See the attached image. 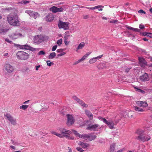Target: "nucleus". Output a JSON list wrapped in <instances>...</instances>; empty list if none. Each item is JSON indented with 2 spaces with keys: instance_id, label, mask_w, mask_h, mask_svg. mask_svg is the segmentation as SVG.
<instances>
[{
  "instance_id": "57",
  "label": "nucleus",
  "mask_w": 152,
  "mask_h": 152,
  "mask_svg": "<svg viewBox=\"0 0 152 152\" xmlns=\"http://www.w3.org/2000/svg\"><path fill=\"white\" fill-rule=\"evenodd\" d=\"M88 15H85L83 16V18L84 19H87L88 18Z\"/></svg>"
},
{
  "instance_id": "51",
  "label": "nucleus",
  "mask_w": 152,
  "mask_h": 152,
  "mask_svg": "<svg viewBox=\"0 0 152 152\" xmlns=\"http://www.w3.org/2000/svg\"><path fill=\"white\" fill-rule=\"evenodd\" d=\"M138 12L139 13H144V14L146 13L145 12L142 10H139V11H138Z\"/></svg>"
},
{
  "instance_id": "6",
  "label": "nucleus",
  "mask_w": 152,
  "mask_h": 152,
  "mask_svg": "<svg viewBox=\"0 0 152 152\" xmlns=\"http://www.w3.org/2000/svg\"><path fill=\"white\" fill-rule=\"evenodd\" d=\"M15 46L21 49H25L26 50H29L31 51L35 50V48L31 47L28 45H20L18 44H15Z\"/></svg>"
},
{
  "instance_id": "64",
  "label": "nucleus",
  "mask_w": 152,
  "mask_h": 152,
  "mask_svg": "<svg viewBox=\"0 0 152 152\" xmlns=\"http://www.w3.org/2000/svg\"><path fill=\"white\" fill-rule=\"evenodd\" d=\"M10 147L11 148H12L13 149H15V147L14 146H13V145H10Z\"/></svg>"
},
{
  "instance_id": "56",
  "label": "nucleus",
  "mask_w": 152,
  "mask_h": 152,
  "mask_svg": "<svg viewBox=\"0 0 152 152\" xmlns=\"http://www.w3.org/2000/svg\"><path fill=\"white\" fill-rule=\"evenodd\" d=\"M152 33H148V34L147 36L148 37H150L151 38V37H152Z\"/></svg>"
},
{
  "instance_id": "59",
  "label": "nucleus",
  "mask_w": 152,
  "mask_h": 152,
  "mask_svg": "<svg viewBox=\"0 0 152 152\" xmlns=\"http://www.w3.org/2000/svg\"><path fill=\"white\" fill-rule=\"evenodd\" d=\"M103 56V55L99 56H98L97 57H95L96 59H98V58H101Z\"/></svg>"
},
{
  "instance_id": "14",
  "label": "nucleus",
  "mask_w": 152,
  "mask_h": 152,
  "mask_svg": "<svg viewBox=\"0 0 152 152\" xmlns=\"http://www.w3.org/2000/svg\"><path fill=\"white\" fill-rule=\"evenodd\" d=\"M140 78L142 81L143 82L148 81L150 79L148 74L146 73H145L143 75L141 76L140 77Z\"/></svg>"
},
{
  "instance_id": "42",
  "label": "nucleus",
  "mask_w": 152,
  "mask_h": 152,
  "mask_svg": "<svg viewBox=\"0 0 152 152\" xmlns=\"http://www.w3.org/2000/svg\"><path fill=\"white\" fill-rule=\"evenodd\" d=\"M10 122L11 123V124L13 125H15L17 124L16 120L15 119H14Z\"/></svg>"
},
{
  "instance_id": "53",
  "label": "nucleus",
  "mask_w": 152,
  "mask_h": 152,
  "mask_svg": "<svg viewBox=\"0 0 152 152\" xmlns=\"http://www.w3.org/2000/svg\"><path fill=\"white\" fill-rule=\"evenodd\" d=\"M11 141L12 142V143L14 145L18 144V143L16 142H14L13 140H11Z\"/></svg>"
},
{
  "instance_id": "9",
  "label": "nucleus",
  "mask_w": 152,
  "mask_h": 152,
  "mask_svg": "<svg viewBox=\"0 0 152 152\" xmlns=\"http://www.w3.org/2000/svg\"><path fill=\"white\" fill-rule=\"evenodd\" d=\"M103 121L107 126H109V128L111 129H114V124L113 121L112 120H110L108 121H107L105 118L103 119Z\"/></svg>"
},
{
  "instance_id": "37",
  "label": "nucleus",
  "mask_w": 152,
  "mask_h": 152,
  "mask_svg": "<svg viewBox=\"0 0 152 152\" xmlns=\"http://www.w3.org/2000/svg\"><path fill=\"white\" fill-rule=\"evenodd\" d=\"M50 61H46V62L47 63V65L49 66H51L52 65H53L54 64V63L53 62H50V63H48V62H50Z\"/></svg>"
},
{
  "instance_id": "5",
  "label": "nucleus",
  "mask_w": 152,
  "mask_h": 152,
  "mask_svg": "<svg viewBox=\"0 0 152 152\" xmlns=\"http://www.w3.org/2000/svg\"><path fill=\"white\" fill-rule=\"evenodd\" d=\"M4 67L5 70L7 73H11L15 70V67L8 63L6 64L4 66Z\"/></svg>"
},
{
  "instance_id": "20",
  "label": "nucleus",
  "mask_w": 152,
  "mask_h": 152,
  "mask_svg": "<svg viewBox=\"0 0 152 152\" xmlns=\"http://www.w3.org/2000/svg\"><path fill=\"white\" fill-rule=\"evenodd\" d=\"M136 138L139 141H142V142H145L146 141L145 137L143 135L138 136L136 137Z\"/></svg>"
},
{
  "instance_id": "29",
  "label": "nucleus",
  "mask_w": 152,
  "mask_h": 152,
  "mask_svg": "<svg viewBox=\"0 0 152 152\" xmlns=\"http://www.w3.org/2000/svg\"><path fill=\"white\" fill-rule=\"evenodd\" d=\"M56 56V53L55 52H52L50 54L48 58H53Z\"/></svg>"
},
{
  "instance_id": "25",
  "label": "nucleus",
  "mask_w": 152,
  "mask_h": 152,
  "mask_svg": "<svg viewBox=\"0 0 152 152\" xmlns=\"http://www.w3.org/2000/svg\"><path fill=\"white\" fill-rule=\"evenodd\" d=\"M8 30V29L5 28L4 27L0 28V34L5 33Z\"/></svg>"
},
{
  "instance_id": "36",
  "label": "nucleus",
  "mask_w": 152,
  "mask_h": 152,
  "mask_svg": "<svg viewBox=\"0 0 152 152\" xmlns=\"http://www.w3.org/2000/svg\"><path fill=\"white\" fill-rule=\"evenodd\" d=\"M29 3V1L26 0H23L20 2H19V3L21 4H26L27 3Z\"/></svg>"
},
{
  "instance_id": "7",
  "label": "nucleus",
  "mask_w": 152,
  "mask_h": 152,
  "mask_svg": "<svg viewBox=\"0 0 152 152\" xmlns=\"http://www.w3.org/2000/svg\"><path fill=\"white\" fill-rule=\"evenodd\" d=\"M72 130L75 135L77 137L80 138H82L85 140H87V139L88 140L89 135L84 134H81L77 133V132L76 130Z\"/></svg>"
},
{
  "instance_id": "54",
  "label": "nucleus",
  "mask_w": 152,
  "mask_h": 152,
  "mask_svg": "<svg viewBox=\"0 0 152 152\" xmlns=\"http://www.w3.org/2000/svg\"><path fill=\"white\" fill-rule=\"evenodd\" d=\"M139 28H140L142 29L144 28L145 27L142 24H140L139 25Z\"/></svg>"
},
{
  "instance_id": "31",
  "label": "nucleus",
  "mask_w": 152,
  "mask_h": 152,
  "mask_svg": "<svg viewBox=\"0 0 152 152\" xmlns=\"http://www.w3.org/2000/svg\"><path fill=\"white\" fill-rule=\"evenodd\" d=\"M115 145L114 144H111L110 146V152H113L115 150Z\"/></svg>"
},
{
  "instance_id": "45",
  "label": "nucleus",
  "mask_w": 152,
  "mask_h": 152,
  "mask_svg": "<svg viewBox=\"0 0 152 152\" xmlns=\"http://www.w3.org/2000/svg\"><path fill=\"white\" fill-rule=\"evenodd\" d=\"M86 57H87L85 55L81 58L79 60L81 62L82 61L84 60Z\"/></svg>"
},
{
  "instance_id": "49",
  "label": "nucleus",
  "mask_w": 152,
  "mask_h": 152,
  "mask_svg": "<svg viewBox=\"0 0 152 152\" xmlns=\"http://www.w3.org/2000/svg\"><path fill=\"white\" fill-rule=\"evenodd\" d=\"M118 20H113L110 21V23H115L118 22Z\"/></svg>"
},
{
  "instance_id": "23",
  "label": "nucleus",
  "mask_w": 152,
  "mask_h": 152,
  "mask_svg": "<svg viewBox=\"0 0 152 152\" xmlns=\"http://www.w3.org/2000/svg\"><path fill=\"white\" fill-rule=\"evenodd\" d=\"M85 45V43L84 42H81L79 45L78 47L77 48V49L76 51L77 52H78V50L80 49H81L83 48Z\"/></svg>"
},
{
  "instance_id": "15",
  "label": "nucleus",
  "mask_w": 152,
  "mask_h": 152,
  "mask_svg": "<svg viewBox=\"0 0 152 152\" xmlns=\"http://www.w3.org/2000/svg\"><path fill=\"white\" fill-rule=\"evenodd\" d=\"M78 145L83 149H88L90 147V145L89 144L80 141L78 143Z\"/></svg>"
},
{
  "instance_id": "50",
  "label": "nucleus",
  "mask_w": 152,
  "mask_h": 152,
  "mask_svg": "<svg viewBox=\"0 0 152 152\" xmlns=\"http://www.w3.org/2000/svg\"><path fill=\"white\" fill-rule=\"evenodd\" d=\"M66 54V53L65 52H63L62 53H61L60 54H58L57 55V56L58 57H59V56H62L64 55L65 54Z\"/></svg>"
},
{
  "instance_id": "18",
  "label": "nucleus",
  "mask_w": 152,
  "mask_h": 152,
  "mask_svg": "<svg viewBox=\"0 0 152 152\" xmlns=\"http://www.w3.org/2000/svg\"><path fill=\"white\" fill-rule=\"evenodd\" d=\"M54 18L52 14H49L46 17L45 19L47 21L50 22L53 20Z\"/></svg>"
},
{
  "instance_id": "11",
  "label": "nucleus",
  "mask_w": 152,
  "mask_h": 152,
  "mask_svg": "<svg viewBox=\"0 0 152 152\" xmlns=\"http://www.w3.org/2000/svg\"><path fill=\"white\" fill-rule=\"evenodd\" d=\"M24 36L20 33L15 32V33H13L10 35V38L12 39H16L19 38H22L24 37Z\"/></svg>"
},
{
  "instance_id": "60",
  "label": "nucleus",
  "mask_w": 152,
  "mask_h": 152,
  "mask_svg": "<svg viewBox=\"0 0 152 152\" xmlns=\"http://www.w3.org/2000/svg\"><path fill=\"white\" fill-rule=\"evenodd\" d=\"M80 62H81L80 61V60H79L78 61H77L75 63H74V65L77 64L79 63H80Z\"/></svg>"
},
{
  "instance_id": "46",
  "label": "nucleus",
  "mask_w": 152,
  "mask_h": 152,
  "mask_svg": "<svg viewBox=\"0 0 152 152\" xmlns=\"http://www.w3.org/2000/svg\"><path fill=\"white\" fill-rule=\"evenodd\" d=\"M57 47V45H55L54 46L52 47V51H54L55 50H56V49Z\"/></svg>"
},
{
  "instance_id": "13",
  "label": "nucleus",
  "mask_w": 152,
  "mask_h": 152,
  "mask_svg": "<svg viewBox=\"0 0 152 152\" xmlns=\"http://www.w3.org/2000/svg\"><path fill=\"white\" fill-rule=\"evenodd\" d=\"M68 22H62L61 21L58 23V26L59 28H63L65 30L68 29L69 28Z\"/></svg>"
},
{
  "instance_id": "21",
  "label": "nucleus",
  "mask_w": 152,
  "mask_h": 152,
  "mask_svg": "<svg viewBox=\"0 0 152 152\" xmlns=\"http://www.w3.org/2000/svg\"><path fill=\"white\" fill-rule=\"evenodd\" d=\"M81 106L85 107V108H87L88 107V105L86 104L83 101L79 99L78 101L77 102Z\"/></svg>"
},
{
  "instance_id": "41",
  "label": "nucleus",
  "mask_w": 152,
  "mask_h": 152,
  "mask_svg": "<svg viewBox=\"0 0 152 152\" xmlns=\"http://www.w3.org/2000/svg\"><path fill=\"white\" fill-rule=\"evenodd\" d=\"M70 134H68V137H65V138H67L69 140H74V138L73 137L70 136Z\"/></svg>"
},
{
  "instance_id": "63",
  "label": "nucleus",
  "mask_w": 152,
  "mask_h": 152,
  "mask_svg": "<svg viewBox=\"0 0 152 152\" xmlns=\"http://www.w3.org/2000/svg\"><path fill=\"white\" fill-rule=\"evenodd\" d=\"M64 42L66 45H67L68 44L69 42H67V41L65 40H64Z\"/></svg>"
},
{
  "instance_id": "61",
  "label": "nucleus",
  "mask_w": 152,
  "mask_h": 152,
  "mask_svg": "<svg viewBox=\"0 0 152 152\" xmlns=\"http://www.w3.org/2000/svg\"><path fill=\"white\" fill-rule=\"evenodd\" d=\"M124 150V148H123L118 150L117 152H123Z\"/></svg>"
},
{
  "instance_id": "12",
  "label": "nucleus",
  "mask_w": 152,
  "mask_h": 152,
  "mask_svg": "<svg viewBox=\"0 0 152 152\" xmlns=\"http://www.w3.org/2000/svg\"><path fill=\"white\" fill-rule=\"evenodd\" d=\"M99 126V125L98 124H94V125H88V127L86 128L87 130H90L91 131H96L98 130L97 128Z\"/></svg>"
},
{
  "instance_id": "10",
  "label": "nucleus",
  "mask_w": 152,
  "mask_h": 152,
  "mask_svg": "<svg viewBox=\"0 0 152 152\" xmlns=\"http://www.w3.org/2000/svg\"><path fill=\"white\" fill-rule=\"evenodd\" d=\"M26 12L34 19H36L37 18L39 17V15L37 12H34L31 10H27Z\"/></svg>"
},
{
  "instance_id": "26",
  "label": "nucleus",
  "mask_w": 152,
  "mask_h": 152,
  "mask_svg": "<svg viewBox=\"0 0 152 152\" xmlns=\"http://www.w3.org/2000/svg\"><path fill=\"white\" fill-rule=\"evenodd\" d=\"M97 60L95 57L93 58L90 59L89 61V63L90 64H92L96 62Z\"/></svg>"
},
{
  "instance_id": "28",
  "label": "nucleus",
  "mask_w": 152,
  "mask_h": 152,
  "mask_svg": "<svg viewBox=\"0 0 152 152\" xmlns=\"http://www.w3.org/2000/svg\"><path fill=\"white\" fill-rule=\"evenodd\" d=\"M134 109L135 110L138 112H142L144 111L143 109L137 106L134 107Z\"/></svg>"
},
{
  "instance_id": "8",
  "label": "nucleus",
  "mask_w": 152,
  "mask_h": 152,
  "mask_svg": "<svg viewBox=\"0 0 152 152\" xmlns=\"http://www.w3.org/2000/svg\"><path fill=\"white\" fill-rule=\"evenodd\" d=\"M67 121L66 124L68 126H70L72 125L75 122V119L72 115L68 114L66 115Z\"/></svg>"
},
{
  "instance_id": "16",
  "label": "nucleus",
  "mask_w": 152,
  "mask_h": 152,
  "mask_svg": "<svg viewBox=\"0 0 152 152\" xmlns=\"http://www.w3.org/2000/svg\"><path fill=\"white\" fill-rule=\"evenodd\" d=\"M139 64L141 67H144L147 65L146 61L142 58H139Z\"/></svg>"
},
{
  "instance_id": "34",
  "label": "nucleus",
  "mask_w": 152,
  "mask_h": 152,
  "mask_svg": "<svg viewBox=\"0 0 152 152\" xmlns=\"http://www.w3.org/2000/svg\"><path fill=\"white\" fill-rule=\"evenodd\" d=\"M143 132L140 130H138L137 131L136 133H137L140 136V135H142V134L143 133Z\"/></svg>"
},
{
  "instance_id": "24",
  "label": "nucleus",
  "mask_w": 152,
  "mask_h": 152,
  "mask_svg": "<svg viewBox=\"0 0 152 152\" xmlns=\"http://www.w3.org/2000/svg\"><path fill=\"white\" fill-rule=\"evenodd\" d=\"M50 10L54 13H56L57 12V7L55 6H53L50 8Z\"/></svg>"
},
{
  "instance_id": "17",
  "label": "nucleus",
  "mask_w": 152,
  "mask_h": 152,
  "mask_svg": "<svg viewBox=\"0 0 152 152\" xmlns=\"http://www.w3.org/2000/svg\"><path fill=\"white\" fill-rule=\"evenodd\" d=\"M136 103L138 106L145 107L148 106L147 103L142 101H138L136 102Z\"/></svg>"
},
{
  "instance_id": "47",
  "label": "nucleus",
  "mask_w": 152,
  "mask_h": 152,
  "mask_svg": "<svg viewBox=\"0 0 152 152\" xmlns=\"http://www.w3.org/2000/svg\"><path fill=\"white\" fill-rule=\"evenodd\" d=\"M5 41L7 42L10 43V44L12 43V41L11 40H9V39L7 38L5 39Z\"/></svg>"
},
{
  "instance_id": "43",
  "label": "nucleus",
  "mask_w": 152,
  "mask_h": 152,
  "mask_svg": "<svg viewBox=\"0 0 152 152\" xmlns=\"http://www.w3.org/2000/svg\"><path fill=\"white\" fill-rule=\"evenodd\" d=\"M64 10V9L62 7L57 8V12H62Z\"/></svg>"
},
{
  "instance_id": "48",
  "label": "nucleus",
  "mask_w": 152,
  "mask_h": 152,
  "mask_svg": "<svg viewBox=\"0 0 152 152\" xmlns=\"http://www.w3.org/2000/svg\"><path fill=\"white\" fill-rule=\"evenodd\" d=\"M72 98L74 100L76 101L77 102L79 99L75 96H72Z\"/></svg>"
},
{
  "instance_id": "3",
  "label": "nucleus",
  "mask_w": 152,
  "mask_h": 152,
  "mask_svg": "<svg viewBox=\"0 0 152 152\" xmlns=\"http://www.w3.org/2000/svg\"><path fill=\"white\" fill-rule=\"evenodd\" d=\"M17 58L21 60H26L29 58V55L28 53L23 51H18L16 53Z\"/></svg>"
},
{
  "instance_id": "22",
  "label": "nucleus",
  "mask_w": 152,
  "mask_h": 152,
  "mask_svg": "<svg viewBox=\"0 0 152 152\" xmlns=\"http://www.w3.org/2000/svg\"><path fill=\"white\" fill-rule=\"evenodd\" d=\"M97 67L99 69H102L104 68H106L107 66L105 64L102 63L99 64L98 66Z\"/></svg>"
},
{
  "instance_id": "52",
  "label": "nucleus",
  "mask_w": 152,
  "mask_h": 152,
  "mask_svg": "<svg viewBox=\"0 0 152 152\" xmlns=\"http://www.w3.org/2000/svg\"><path fill=\"white\" fill-rule=\"evenodd\" d=\"M64 50V49H58L56 51L58 53H60L63 52Z\"/></svg>"
},
{
  "instance_id": "27",
  "label": "nucleus",
  "mask_w": 152,
  "mask_h": 152,
  "mask_svg": "<svg viewBox=\"0 0 152 152\" xmlns=\"http://www.w3.org/2000/svg\"><path fill=\"white\" fill-rule=\"evenodd\" d=\"M101 7H102V6L101 5H98L95 6L93 7H86V8L88 9H89L91 10H94L95 9H99V8H100Z\"/></svg>"
},
{
  "instance_id": "62",
  "label": "nucleus",
  "mask_w": 152,
  "mask_h": 152,
  "mask_svg": "<svg viewBox=\"0 0 152 152\" xmlns=\"http://www.w3.org/2000/svg\"><path fill=\"white\" fill-rule=\"evenodd\" d=\"M40 67V65H38L36 66V70H38L39 69V68Z\"/></svg>"
},
{
  "instance_id": "44",
  "label": "nucleus",
  "mask_w": 152,
  "mask_h": 152,
  "mask_svg": "<svg viewBox=\"0 0 152 152\" xmlns=\"http://www.w3.org/2000/svg\"><path fill=\"white\" fill-rule=\"evenodd\" d=\"M38 54L39 55H44L45 54V53L42 50L39 51Z\"/></svg>"
},
{
  "instance_id": "55",
  "label": "nucleus",
  "mask_w": 152,
  "mask_h": 152,
  "mask_svg": "<svg viewBox=\"0 0 152 152\" xmlns=\"http://www.w3.org/2000/svg\"><path fill=\"white\" fill-rule=\"evenodd\" d=\"M131 69V68H126V69L125 70V72H126L127 73Z\"/></svg>"
},
{
  "instance_id": "32",
  "label": "nucleus",
  "mask_w": 152,
  "mask_h": 152,
  "mask_svg": "<svg viewBox=\"0 0 152 152\" xmlns=\"http://www.w3.org/2000/svg\"><path fill=\"white\" fill-rule=\"evenodd\" d=\"M4 116L5 117H6L8 120L9 121V120H10L11 118H12L13 117H12L10 114L7 113L5 115H4Z\"/></svg>"
},
{
  "instance_id": "40",
  "label": "nucleus",
  "mask_w": 152,
  "mask_h": 152,
  "mask_svg": "<svg viewBox=\"0 0 152 152\" xmlns=\"http://www.w3.org/2000/svg\"><path fill=\"white\" fill-rule=\"evenodd\" d=\"M136 91L140 92L142 94H144L145 93V92L144 91H143L142 90L140 89H139L138 88H136Z\"/></svg>"
},
{
  "instance_id": "30",
  "label": "nucleus",
  "mask_w": 152,
  "mask_h": 152,
  "mask_svg": "<svg viewBox=\"0 0 152 152\" xmlns=\"http://www.w3.org/2000/svg\"><path fill=\"white\" fill-rule=\"evenodd\" d=\"M88 140L89 141H92L95 139L96 137L95 135H90L89 136Z\"/></svg>"
},
{
  "instance_id": "39",
  "label": "nucleus",
  "mask_w": 152,
  "mask_h": 152,
  "mask_svg": "<svg viewBox=\"0 0 152 152\" xmlns=\"http://www.w3.org/2000/svg\"><path fill=\"white\" fill-rule=\"evenodd\" d=\"M76 149L80 152H83L84 151L81 148L79 147H78L76 148Z\"/></svg>"
},
{
  "instance_id": "19",
  "label": "nucleus",
  "mask_w": 152,
  "mask_h": 152,
  "mask_svg": "<svg viewBox=\"0 0 152 152\" xmlns=\"http://www.w3.org/2000/svg\"><path fill=\"white\" fill-rule=\"evenodd\" d=\"M85 114L88 117L91 119H92L93 118V115L91 112L88 110H85Z\"/></svg>"
},
{
  "instance_id": "4",
  "label": "nucleus",
  "mask_w": 152,
  "mask_h": 152,
  "mask_svg": "<svg viewBox=\"0 0 152 152\" xmlns=\"http://www.w3.org/2000/svg\"><path fill=\"white\" fill-rule=\"evenodd\" d=\"M45 39V37L41 35L35 36L33 39L34 43L37 44L42 42Z\"/></svg>"
},
{
  "instance_id": "1",
  "label": "nucleus",
  "mask_w": 152,
  "mask_h": 152,
  "mask_svg": "<svg viewBox=\"0 0 152 152\" xmlns=\"http://www.w3.org/2000/svg\"><path fill=\"white\" fill-rule=\"evenodd\" d=\"M7 18L8 22L11 25L15 26L19 25V21L16 12L14 13L10 14L7 16Z\"/></svg>"
},
{
  "instance_id": "2",
  "label": "nucleus",
  "mask_w": 152,
  "mask_h": 152,
  "mask_svg": "<svg viewBox=\"0 0 152 152\" xmlns=\"http://www.w3.org/2000/svg\"><path fill=\"white\" fill-rule=\"evenodd\" d=\"M59 130L61 134L53 131L51 132L55 135L61 138L68 137V134H70L72 133L71 131L63 128H60Z\"/></svg>"
},
{
  "instance_id": "35",
  "label": "nucleus",
  "mask_w": 152,
  "mask_h": 152,
  "mask_svg": "<svg viewBox=\"0 0 152 152\" xmlns=\"http://www.w3.org/2000/svg\"><path fill=\"white\" fill-rule=\"evenodd\" d=\"M48 108L49 106H43L42 109V110L43 111H46L48 110Z\"/></svg>"
},
{
  "instance_id": "58",
  "label": "nucleus",
  "mask_w": 152,
  "mask_h": 152,
  "mask_svg": "<svg viewBox=\"0 0 152 152\" xmlns=\"http://www.w3.org/2000/svg\"><path fill=\"white\" fill-rule=\"evenodd\" d=\"M68 37H69V36H68V35H67V36L64 37V40H66L67 41V40L68 39Z\"/></svg>"
},
{
  "instance_id": "33",
  "label": "nucleus",
  "mask_w": 152,
  "mask_h": 152,
  "mask_svg": "<svg viewBox=\"0 0 152 152\" xmlns=\"http://www.w3.org/2000/svg\"><path fill=\"white\" fill-rule=\"evenodd\" d=\"M28 105H23L21 106L20 107V109H22L23 110H25L28 107Z\"/></svg>"
},
{
  "instance_id": "38",
  "label": "nucleus",
  "mask_w": 152,
  "mask_h": 152,
  "mask_svg": "<svg viewBox=\"0 0 152 152\" xmlns=\"http://www.w3.org/2000/svg\"><path fill=\"white\" fill-rule=\"evenodd\" d=\"M62 42V40L61 39L57 41V44L58 45H60Z\"/></svg>"
}]
</instances>
